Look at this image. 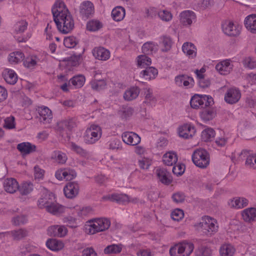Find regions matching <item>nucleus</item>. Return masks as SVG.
Here are the masks:
<instances>
[{"label": "nucleus", "instance_id": "nucleus-1", "mask_svg": "<svg viewBox=\"0 0 256 256\" xmlns=\"http://www.w3.org/2000/svg\"><path fill=\"white\" fill-rule=\"evenodd\" d=\"M52 12L54 23L60 32L66 34L73 29V18L62 0L56 1L52 8Z\"/></svg>", "mask_w": 256, "mask_h": 256}, {"label": "nucleus", "instance_id": "nucleus-2", "mask_svg": "<svg viewBox=\"0 0 256 256\" xmlns=\"http://www.w3.org/2000/svg\"><path fill=\"white\" fill-rule=\"evenodd\" d=\"M54 195L47 190H44L38 200V206L40 208H46L47 212L54 215H60L65 211L64 206L54 202Z\"/></svg>", "mask_w": 256, "mask_h": 256}, {"label": "nucleus", "instance_id": "nucleus-3", "mask_svg": "<svg viewBox=\"0 0 256 256\" xmlns=\"http://www.w3.org/2000/svg\"><path fill=\"white\" fill-rule=\"evenodd\" d=\"M65 211L62 213L70 212L72 216L64 217L62 219L64 223H66L70 228L76 226L77 220L86 216L90 212V207H82L80 206H64Z\"/></svg>", "mask_w": 256, "mask_h": 256}, {"label": "nucleus", "instance_id": "nucleus-4", "mask_svg": "<svg viewBox=\"0 0 256 256\" xmlns=\"http://www.w3.org/2000/svg\"><path fill=\"white\" fill-rule=\"evenodd\" d=\"M110 225V220L106 218H99L90 220L85 226L86 232L92 234L108 230Z\"/></svg>", "mask_w": 256, "mask_h": 256}, {"label": "nucleus", "instance_id": "nucleus-5", "mask_svg": "<svg viewBox=\"0 0 256 256\" xmlns=\"http://www.w3.org/2000/svg\"><path fill=\"white\" fill-rule=\"evenodd\" d=\"M196 226L199 230L207 236H212L216 234L218 230L217 220L208 216H203Z\"/></svg>", "mask_w": 256, "mask_h": 256}, {"label": "nucleus", "instance_id": "nucleus-6", "mask_svg": "<svg viewBox=\"0 0 256 256\" xmlns=\"http://www.w3.org/2000/svg\"><path fill=\"white\" fill-rule=\"evenodd\" d=\"M194 248L193 244L184 240L172 247L170 254L171 256H189L192 253Z\"/></svg>", "mask_w": 256, "mask_h": 256}, {"label": "nucleus", "instance_id": "nucleus-7", "mask_svg": "<svg viewBox=\"0 0 256 256\" xmlns=\"http://www.w3.org/2000/svg\"><path fill=\"white\" fill-rule=\"evenodd\" d=\"M192 108H205L214 104L213 98L206 95L195 94L190 102Z\"/></svg>", "mask_w": 256, "mask_h": 256}, {"label": "nucleus", "instance_id": "nucleus-8", "mask_svg": "<svg viewBox=\"0 0 256 256\" xmlns=\"http://www.w3.org/2000/svg\"><path fill=\"white\" fill-rule=\"evenodd\" d=\"M192 160L196 166L204 168L209 164L210 159L207 152L204 149H198L194 151Z\"/></svg>", "mask_w": 256, "mask_h": 256}, {"label": "nucleus", "instance_id": "nucleus-9", "mask_svg": "<svg viewBox=\"0 0 256 256\" xmlns=\"http://www.w3.org/2000/svg\"><path fill=\"white\" fill-rule=\"evenodd\" d=\"M55 176L60 181L70 180L76 176V172L70 168H61L56 172Z\"/></svg>", "mask_w": 256, "mask_h": 256}, {"label": "nucleus", "instance_id": "nucleus-10", "mask_svg": "<svg viewBox=\"0 0 256 256\" xmlns=\"http://www.w3.org/2000/svg\"><path fill=\"white\" fill-rule=\"evenodd\" d=\"M102 135V129H86L84 140L88 144H92L99 140Z\"/></svg>", "mask_w": 256, "mask_h": 256}, {"label": "nucleus", "instance_id": "nucleus-11", "mask_svg": "<svg viewBox=\"0 0 256 256\" xmlns=\"http://www.w3.org/2000/svg\"><path fill=\"white\" fill-rule=\"evenodd\" d=\"M36 110L39 114V120L40 122L44 124L51 122L52 118V112L47 106H38Z\"/></svg>", "mask_w": 256, "mask_h": 256}, {"label": "nucleus", "instance_id": "nucleus-12", "mask_svg": "<svg viewBox=\"0 0 256 256\" xmlns=\"http://www.w3.org/2000/svg\"><path fill=\"white\" fill-rule=\"evenodd\" d=\"M2 186L4 191L10 194L15 193L19 188V184L16 179L8 178L2 180Z\"/></svg>", "mask_w": 256, "mask_h": 256}, {"label": "nucleus", "instance_id": "nucleus-13", "mask_svg": "<svg viewBox=\"0 0 256 256\" xmlns=\"http://www.w3.org/2000/svg\"><path fill=\"white\" fill-rule=\"evenodd\" d=\"M224 32L230 36H237L240 32V28L237 24H234L232 22H228L222 25Z\"/></svg>", "mask_w": 256, "mask_h": 256}, {"label": "nucleus", "instance_id": "nucleus-14", "mask_svg": "<svg viewBox=\"0 0 256 256\" xmlns=\"http://www.w3.org/2000/svg\"><path fill=\"white\" fill-rule=\"evenodd\" d=\"M80 186L76 182L68 183L64 188L66 196L70 198L76 197L78 194Z\"/></svg>", "mask_w": 256, "mask_h": 256}, {"label": "nucleus", "instance_id": "nucleus-15", "mask_svg": "<svg viewBox=\"0 0 256 256\" xmlns=\"http://www.w3.org/2000/svg\"><path fill=\"white\" fill-rule=\"evenodd\" d=\"M241 94L239 90L231 88L228 90L224 96L225 101L230 104L237 102L240 99Z\"/></svg>", "mask_w": 256, "mask_h": 256}, {"label": "nucleus", "instance_id": "nucleus-16", "mask_svg": "<svg viewBox=\"0 0 256 256\" xmlns=\"http://www.w3.org/2000/svg\"><path fill=\"white\" fill-rule=\"evenodd\" d=\"M26 234V231L22 229L14 230L11 232H0V242H3L6 240V238L9 236H12L14 239L18 240L24 238Z\"/></svg>", "mask_w": 256, "mask_h": 256}, {"label": "nucleus", "instance_id": "nucleus-17", "mask_svg": "<svg viewBox=\"0 0 256 256\" xmlns=\"http://www.w3.org/2000/svg\"><path fill=\"white\" fill-rule=\"evenodd\" d=\"M80 13L83 18H88L94 12V6L90 1H84L80 6Z\"/></svg>", "mask_w": 256, "mask_h": 256}, {"label": "nucleus", "instance_id": "nucleus-18", "mask_svg": "<svg viewBox=\"0 0 256 256\" xmlns=\"http://www.w3.org/2000/svg\"><path fill=\"white\" fill-rule=\"evenodd\" d=\"M122 140L128 144L136 146L140 142V138L134 132H126L122 134Z\"/></svg>", "mask_w": 256, "mask_h": 256}, {"label": "nucleus", "instance_id": "nucleus-19", "mask_svg": "<svg viewBox=\"0 0 256 256\" xmlns=\"http://www.w3.org/2000/svg\"><path fill=\"white\" fill-rule=\"evenodd\" d=\"M248 203V200L244 198L235 197L228 200V205L230 208L238 210L246 206Z\"/></svg>", "mask_w": 256, "mask_h": 256}, {"label": "nucleus", "instance_id": "nucleus-20", "mask_svg": "<svg viewBox=\"0 0 256 256\" xmlns=\"http://www.w3.org/2000/svg\"><path fill=\"white\" fill-rule=\"evenodd\" d=\"M175 82L177 86H184L186 88L192 87L194 84L193 78L184 74L176 76L175 78Z\"/></svg>", "mask_w": 256, "mask_h": 256}, {"label": "nucleus", "instance_id": "nucleus-21", "mask_svg": "<svg viewBox=\"0 0 256 256\" xmlns=\"http://www.w3.org/2000/svg\"><path fill=\"white\" fill-rule=\"evenodd\" d=\"M196 18L194 12L191 10H185L180 14V22L184 26L190 25Z\"/></svg>", "mask_w": 256, "mask_h": 256}, {"label": "nucleus", "instance_id": "nucleus-22", "mask_svg": "<svg viewBox=\"0 0 256 256\" xmlns=\"http://www.w3.org/2000/svg\"><path fill=\"white\" fill-rule=\"evenodd\" d=\"M243 220L248 223L256 221V208H246L241 212Z\"/></svg>", "mask_w": 256, "mask_h": 256}, {"label": "nucleus", "instance_id": "nucleus-23", "mask_svg": "<svg viewBox=\"0 0 256 256\" xmlns=\"http://www.w3.org/2000/svg\"><path fill=\"white\" fill-rule=\"evenodd\" d=\"M16 148L23 155L30 154L36 150V146L34 144L27 142L18 144Z\"/></svg>", "mask_w": 256, "mask_h": 256}, {"label": "nucleus", "instance_id": "nucleus-24", "mask_svg": "<svg viewBox=\"0 0 256 256\" xmlns=\"http://www.w3.org/2000/svg\"><path fill=\"white\" fill-rule=\"evenodd\" d=\"M46 245L48 248L54 252L60 251L64 247V244L62 240L55 238L48 239Z\"/></svg>", "mask_w": 256, "mask_h": 256}, {"label": "nucleus", "instance_id": "nucleus-25", "mask_svg": "<svg viewBox=\"0 0 256 256\" xmlns=\"http://www.w3.org/2000/svg\"><path fill=\"white\" fill-rule=\"evenodd\" d=\"M102 199L104 200H109L110 202H121L130 201L128 196L126 194H118L113 193L104 196Z\"/></svg>", "mask_w": 256, "mask_h": 256}, {"label": "nucleus", "instance_id": "nucleus-26", "mask_svg": "<svg viewBox=\"0 0 256 256\" xmlns=\"http://www.w3.org/2000/svg\"><path fill=\"white\" fill-rule=\"evenodd\" d=\"M178 155L174 151L166 152L162 156V162L167 166H173L178 162Z\"/></svg>", "mask_w": 256, "mask_h": 256}, {"label": "nucleus", "instance_id": "nucleus-27", "mask_svg": "<svg viewBox=\"0 0 256 256\" xmlns=\"http://www.w3.org/2000/svg\"><path fill=\"white\" fill-rule=\"evenodd\" d=\"M232 65L230 60H226L218 64L216 66V70L221 74L226 75L232 70Z\"/></svg>", "mask_w": 256, "mask_h": 256}, {"label": "nucleus", "instance_id": "nucleus-28", "mask_svg": "<svg viewBox=\"0 0 256 256\" xmlns=\"http://www.w3.org/2000/svg\"><path fill=\"white\" fill-rule=\"evenodd\" d=\"M182 50L189 58H193L196 56L197 49L192 42H185L182 46Z\"/></svg>", "mask_w": 256, "mask_h": 256}, {"label": "nucleus", "instance_id": "nucleus-29", "mask_svg": "<svg viewBox=\"0 0 256 256\" xmlns=\"http://www.w3.org/2000/svg\"><path fill=\"white\" fill-rule=\"evenodd\" d=\"M246 28L252 34H256V14L247 16L244 22Z\"/></svg>", "mask_w": 256, "mask_h": 256}, {"label": "nucleus", "instance_id": "nucleus-30", "mask_svg": "<svg viewBox=\"0 0 256 256\" xmlns=\"http://www.w3.org/2000/svg\"><path fill=\"white\" fill-rule=\"evenodd\" d=\"M58 128H74L78 126V122L76 118H66L57 122Z\"/></svg>", "mask_w": 256, "mask_h": 256}, {"label": "nucleus", "instance_id": "nucleus-31", "mask_svg": "<svg viewBox=\"0 0 256 256\" xmlns=\"http://www.w3.org/2000/svg\"><path fill=\"white\" fill-rule=\"evenodd\" d=\"M93 55L98 60H106L109 58L110 52L104 48H95L93 50Z\"/></svg>", "mask_w": 256, "mask_h": 256}, {"label": "nucleus", "instance_id": "nucleus-32", "mask_svg": "<svg viewBox=\"0 0 256 256\" xmlns=\"http://www.w3.org/2000/svg\"><path fill=\"white\" fill-rule=\"evenodd\" d=\"M235 252V248L229 243L222 244L220 248V254L221 256H233Z\"/></svg>", "mask_w": 256, "mask_h": 256}, {"label": "nucleus", "instance_id": "nucleus-33", "mask_svg": "<svg viewBox=\"0 0 256 256\" xmlns=\"http://www.w3.org/2000/svg\"><path fill=\"white\" fill-rule=\"evenodd\" d=\"M2 76L6 82L10 84H15L18 80L16 74L12 70H5L2 72Z\"/></svg>", "mask_w": 256, "mask_h": 256}, {"label": "nucleus", "instance_id": "nucleus-34", "mask_svg": "<svg viewBox=\"0 0 256 256\" xmlns=\"http://www.w3.org/2000/svg\"><path fill=\"white\" fill-rule=\"evenodd\" d=\"M156 174L158 178L162 184H169L171 180L168 178V173L163 168H158L156 170Z\"/></svg>", "mask_w": 256, "mask_h": 256}, {"label": "nucleus", "instance_id": "nucleus-35", "mask_svg": "<svg viewBox=\"0 0 256 256\" xmlns=\"http://www.w3.org/2000/svg\"><path fill=\"white\" fill-rule=\"evenodd\" d=\"M158 74V70L154 67L148 66L140 72V75L146 80L154 78Z\"/></svg>", "mask_w": 256, "mask_h": 256}, {"label": "nucleus", "instance_id": "nucleus-36", "mask_svg": "<svg viewBox=\"0 0 256 256\" xmlns=\"http://www.w3.org/2000/svg\"><path fill=\"white\" fill-rule=\"evenodd\" d=\"M140 94L138 87H132L127 90L124 94V98L127 101H130L136 98Z\"/></svg>", "mask_w": 256, "mask_h": 256}, {"label": "nucleus", "instance_id": "nucleus-37", "mask_svg": "<svg viewBox=\"0 0 256 256\" xmlns=\"http://www.w3.org/2000/svg\"><path fill=\"white\" fill-rule=\"evenodd\" d=\"M125 16V10L122 6H117L112 12V16L115 21L122 20Z\"/></svg>", "mask_w": 256, "mask_h": 256}, {"label": "nucleus", "instance_id": "nucleus-38", "mask_svg": "<svg viewBox=\"0 0 256 256\" xmlns=\"http://www.w3.org/2000/svg\"><path fill=\"white\" fill-rule=\"evenodd\" d=\"M158 50V46L152 42H146L142 46V52L146 54H152Z\"/></svg>", "mask_w": 256, "mask_h": 256}, {"label": "nucleus", "instance_id": "nucleus-39", "mask_svg": "<svg viewBox=\"0 0 256 256\" xmlns=\"http://www.w3.org/2000/svg\"><path fill=\"white\" fill-rule=\"evenodd\" d=\"M85 77L82 74L73 76L69 81V86L71 84L76 88H80L83 86L85 82Z\"/></svg>", "mask_w": 256, "mask_h": 256}, {"label": "nucleus", "instance_id": "nucleus-40", "mask_svg": "<svg viewBox=\"0 0 256 256\" xmlns=\"http://www.w3.org/2000/svg\"><path fill=\"white\" fill-rule=\"evenodd\" d=\"M40 61V59L36 56H32L26 58L23 62L24 66L30 69H33L36 65L37 62Z\"/></svg>", "mask_w": 256, "mask_h": 256}, {"label": "nucleus", "instance_id": "nucleus-41", "mask_svg": "<svg viewBox=\"0 0 256 256\" xmlns=\"http://www.w3.org/2000/svg\"><path fill=\"white\" fill-rule=\"evenodd\" d=\"M122 250V244H112L108 246L104 250V252L106 254H119Z\"/></svg>", "mask_w": 256, "mask_h": 256}, {"label": "nucleus", "instance_id": "nucleus-42", "mask_svg": "<svg viewBox=\"0 0 256 256\" xmlns=\"http://www.w3.org/2000/svg\"><path fill=\"white\" fill-rule=\"evenodd\" d=\"M152 164L151 158L145 156H140L138 159V164L141 169L147 170Z\"/></svg>", "mask_w": 256, "mask_h": 256}, {"label": "nucleus", "instance_id": "nucleus-43", "mask_svg": "<svg viewBox=\"0 0 256 256\" xmlns=\"http://www.w3.org/2000/svg\"><path fill=\"white\" fill-rule=\"evenodd\" d=\"M152 64L151 58L146 54L140 55L138 57V65L141 68H146Z\"/></svg>", "mask_w": 256, "mask_h": 256}, {"label": "nucleus", "instance_id": "nucleus-44", "mask_svg": "<svg viewBox=\"0 0 256 256\" xmlns=\"http://www.w3.org/2000/svg\"><path fill=\"white\" fill-rule=\"evenodd\" d=\"M161 44L162 46V51L166 52L170 50L172 44V41L170 36H163L162 37Z\"/></svg>", "mask_w": 256, "mask_h": 256}, {"label": "nucleus", "instance_id": "nucleus-45", "mask_svg": "<svg viewBox=\"0 0 256 256\" xmlns=\"http://www.w3.org/2000/svg\"><path fill=\"white\" fill-rule=\"evenodd\" d=\"M24 54L20 52H12L8 56V61L10 64H17L23 60Z\"/></svg>", "mask_w": 256, "mask_h": 256}, {"label": "nucleus", "instance_id": "nucleus-46", "mask_svg": "<svg viewBox=\"0 0 256 256\" xmlns=\"http://www.w3.org/2000/svg\"><path fill=\"white\" fill-rule=\"evenodd\" d=\"M196 132V129H179L178 134L182 138L188 139L194 136Z\"/></svg>", "mask_w": 256, "mask_h": 256}, {"label": "nucleus", "instance_id": "nucleus-47", "mask_svg": "<svg viewBox=\"0 0 256 256\" xmlns=\"http://www.w3.org/2000/svg\"><path fill=\"white\" fill-rule=\"evenodd\" d=\"M68 146L72 150L83 157H86L88 156L87 152L74 142H70Z\"/></svg>", "mask_w": 256, "mask_h": 256}, {"label": "nucleus", "instance_id": "nucleus-48", "mask_svg": "<svg viewBox=\"0 0 256 256\" xmlns=\"http://www.w3.org/2000/svg\"><path fill=\"white\" fill-rule=\"evenodd\" d=\"M33 190V184L31 182H23L20 186L18 190L22 195H26L30 194Z\"/></svg>", "mask_w": 256, "mask_h": 256}, {"label": "nucleus", "instance_id": "nucleus-49", "mask_svg": "<svg viewBox=\"0 0 256 256\" xmlns=\"http://www.w3.org/2000/svg\"><path fill=\"white\" fill-rule=\"evenodd\" d=\"M28 25V22L24 20L17 22L14 27L15 32L16 34L24 32L26 30Z\"/></svg>", "mask_w": 256, "mask_h": 256}, {"label": "nucleus", "instance_id": "nucleus-50", "mask_svg": "<svg viewBox=\"0 0 256 256\" xmlns=\"http://www.w3.org/2000/svg\"><path fill=\"white\" fill-rule=\"evenodd\" d=\"M52 158L54 159L58 164H64L67 160L66 154L60 151H55L52 154Z\"/></svg>", "mask_w": 256, "mask_h": 256}, {"label": "nucleus", "instance_id": "nucleus-51", "mask_svg": "<svg viewBox=\"0 0 256 256\" xmlns=\"http://www.w3.org/2000/svg\"><path fill=\"white\" fill-rule=\"evenodd\" d=\"M216 132L214 129H204L202 132V139L204 142L211 140L214 138Z\"/></svg>", "mask_w": 256, "mask_h": 256}, {"label": "nucleus", "instance_id": "nucleus-52", "mask_svg": "<svg viewBox=\"0 0 256 256\" xmlns=\"http://www.w3.org/2000/svg\"><path fill=\"white\" fill-rule=\"evenodd\" d=\"M90 85L92 90L98 91L105 88L106 82L104 80H94L91 82Z\"/></svg>", "mask_w": 256, "mask_h": 256}, {"label": "nucleus", "instance_id": "nucleus-53", "mask_svg": "<svg viewBox=\"0 0 256 256\" xmlns=\"http://www.w3.org/2000/svg\"><path fill=\"white\" fill-rule=\"evenodd\" d=\"M102 24L98 20H92L86 24V28L89 31H96L102 27Z\"/></svg>", "mask_w": 256, "mask_h": 256}, {"label": "nucleus", "instance_id": "nucleus-54", "mask_svg": "<svg viewBox=\"0 0 256 256\" xmlns=\"http://www.w3.org/2000/svg\"><path fill=\"white\" fill-rule=\"evenodd\" d=\"M211 250L204 246H200L196 251V256H211Z\"/></svg>", "mask_w": 256, "mask_h": 256}, {"label": "nucleus", "instance_id": "nucleus-55", "mask_svg": "<svg viewBox=\"0 0 256 256\" xmlns=\"http://www.w3.org/2000/svg\"><path fill=\"white\" fill-rule=\"evenodd\" d=\"M78 42L76 38L73 36L67 37L64 40V45L68 48H74L78 44Z\"/></svg>", "mask_w": 256, "mask_h": 256}, {"label": "nucleus", "instance_id": "nucleus-56", "mask_svg": "<svg viewBox=\"0 0 256 256\" xmlns=\"http://www.w3.org/2000/svg\"><path fill=\"white\" fill-rule=\"evenodd\" d=\"M215 116V112L212 110H204L200 114V117L204 121H208L212 120Z\"/></svg>", "mask_w": 256, "mask_h": 256}, {"label": "nucleus", "instance_id": "nucleus-57", "mask_svg": "<svg viewBox=\"0 0 256 256\" xmlns=\"http://www.w3.org/2000/svg\"><path fill=\"white\" fill-rule=\"evenodd\" d=\"M15 118L10 116L4 120V128H15Z\"/></svg>", "mask_w": 256, "mask_h": 256}, {"label": "nucleus", "instance_id": "nucleus-58", "mask_svg": "<svg viewBox=\"0 0 256 256\" xmlns=\"http://www.w3.org/2000/svg\"><path fill=\"white\" fill-rule=\"evenodd\" d=\"M172 218L176 221L181 220L184 216V212L181 209H174L171 214Z\"/></svg>", "mask_w": 256, "mask_h": 256}, {"label": "nucleus", "instance_id": "nucleus-59", "mask_svg": "<svg viewBox=\"0 0 256 256\" xmlns=\"http://www.w3.org/2000/svg\"><path fill=\"white\" fill-rule=\"evenodd\" d=\"M246 164L250 168L256 169V154L249 155L246 158Z\"/></svg>", "mask_w": 256, "mask_h": 256}, {"label": "nucleus", "instance_id": "nucleus-60", "mask_svg": "<svg viewBox=\"0 0 256 256\" xmlns=\"http://www.w3.org/2000/svg\"><path fill=\"white\" fill-rule=\"evenodd\" d=\"M120 112L122 118H126L132 116L134 110L132 108L128 106L122 107Z\"/></svg>", "mask_w": 256, "mask_h": 256}, {"label": "nucleus", "instance_id": "nucleus-61", "mask_svg": "<svg viewBox=\"0 0 256 256\" xmlns=\"http://www.w3.org/2000/svg\"><path fill=\"white\" fill-rule=\"evenodd\" d=\"M158 16L162 20L165 22L170 21L172 18V14L170 12L166 10H163L159 12L158 13Z\"/></svg>", "mask_w": 256, "mask_h": 256}, {"label": "nucleus", "instance_id": "nucleus-62", "mask_svg": "<svg viewBox=\"0 0 256 256\" xmlns=\"http://www.w3.org/2000/svg\"><path fill=\"white\" fill-rule=\"evenodd\" d=\"M44 170L40 168L38 166L34 168V176L35 180L40 181L42 180L44 177Z\"/></svg>", "mask_w": 256, "mask_h": 256}, {"label": "nucleus", "instance_id": "nucleus-63", "mask_svg": "<svg viewBox=\"0 0 256 256\" xmlns=\"http://www.w3.org/2000/svg\"><path fill=\"white\" fill-rule=\"evenodd\" d=\"M245 67L252 69L256 68V60L251 57L246 58L243 62Z\"/></svg>", "mask_w": 256, "mask_h": 256}, {"label": "nucleus", "instance_id": "nucleus-64", "mask_svg": "<svg viewBox=\"0 0 256 256\" xmlns=\"http://www.w3.org/2000/svg\"><path fill=\"white\" fill-rule=\"evenodd\" d=\"M173 166L172 172L174 174L180 176L184 172L185 166L184 164H176Z\"/></svg>", "mask_w": 256, "mask_h": 256}]
</instances>
